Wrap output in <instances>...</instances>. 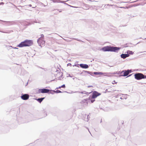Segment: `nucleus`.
<instances>
[{
    "label": "nucleus",
    "mask_w": 146,
    "mask_h": 146,
    "mask_svg": "<svg viewBox=\"0 0 146 146\" xmlns=\"http://www.w3.org/2000/svg\"><path fill=\"white\" fill-rule=\"evenodd\" d=\"M73 39H74V40H77V41H81L80 40H78V39H76V38H73Z\"/></svg>",
    "instance_id": "c756f323"
},
{
    "label": "nucleus",
    "mask_w": 146,
    "mask_h": 146,
    "mask_svg": "<svg viewBox=\"0 0 146 146\" xmlns=\"http://www.w3.org/2000/svg\"><path fill=\"white\" fill-rule=\"evenodd\" d=\"M34 22L36 23H37V22L36 21Z\"/></svg>",
    "instance_id": "79ce46f5"
},
{
    "label": "nucleus",
    "mask_w": 146,
    "mask_h": 146,
    "mask_svg": "<svg viewBox=\"0 0 146 146\" xmlns=\"http://www.w3.org/2000/svg\"><path fill=\"white\" fill-rule=\"evenodd\" d=\"M37 42L40 46L44 45L45 43V41L43 38H39L37 40Z\"/></svg>",
    "instance_id": "0eeeda50"
},
{
    "label": "nucleus",
    "mask_w": 146,
    "mask_h": 146,
    "mask_svg": "<svg viewBox=\"0 0 146 146\" xmlns=\"http://www.w3.org/2000/svg\"><path fill=\"white\" fill-rule=\"evenodd\" d=\"M64 3H64L65 4V5H68V6H70V7H72L71 6L68 4L66 3H64Z\"/></svg>",
    "instance_id": "c85d7f7f"
},
{
    "label": "nucleus",
    "mask_w": 146,
    "mask_h": 146,
    "mask_svg": "<svg viewBox=\"0 0 146 146\" xmlns=\"http://www.w3.org/2000/svg\"><path fill=\"white\" fill-rule=\"evenodd\" d=\"M132 72V70H124L121 71L123 72V74L119 75L120 76H127L129 73Z\"/></svg>",
    "instance_id": "423d86ee"
},
{
    "label": "nucleus",
    "mask_w": 146,
    "mask_h": 146,
    "mask_svg": "<svg viewBox=\"0 0 146 146\" xmlns=\"http://www.w3.org/2000/svg\"><path fill=\"white\" fill-rule=\"evenodd\" d=\"M121 48L113 46H107L103 47L102 50L104 51H110L117 52Z\"/></svg>",
    "instance_id": "f257e3e1"
},
{
    "label": "nucleus",
    "mask_w": 146,
    "mask_h": 146,
    "mask_svg": "<svg viewBox=\"0 0 146 146\" xmlns=\"http://www.w3.org/2000/svg\"><path fill=\"white\" fill-rule=\"evenodd\" d=\"M122 73H123V72H121L119 71L118 73H117V72H116V73L114 72V73H113V74H122Z\"/></svg>",
    "instance_id": "4be33fe9"
},
{
    "label": "nucleus",
    "mask_w": 146,
    "mask_h": 146,
    "mask_svg": "<svg viewBox=\"0 0 146 146\" xmlns=\"http://www.w3.org/2000/svg\"><path fill=\"white\" fill-rule=\"evenodd\" d=\"M89 117V118H90V117H89V115H87V118H88L87 119V121H88V120H89V119H88V117Z\"/></svg>",
    "instance_id": "2f4dec72"
},
{
    "label": "nucleus",
    "mask_w": 146,
    "mask_h": 146,
    "mask_svg": "<svg viewBox=\"0 0 146 146\" xmlns=\"http://www.w3.org/2000/svg\"><path fill=\"white\" fill-rule=\"evenodd\" d=\"M89 117V118H90V117H89V115H87V118H88L87 119V121H88V120H89V119H88V117Z\"/></svg>",
    "instance_id": "473e14b6"
},
{
    "label": "nucleus",
    "mask_w": 146,
    "mask_h": 146,
    "mask_svg": "<svg viewBox=\"0 0 146 146\" xmlns=\"http://www.w3.org/2000/svg\"><path fill=\"white\" fill-rule=\"evenodd\" d=\"M111 73L108 72H103V74L104 75V76H110V74H111Z\"/></svg>",
    "instance_id": "dca6fc26"
},
{
    "label": "nucleus",
    "mask_w": 146,
    "mask_h": 146,
    "mask_svg": "<svg viewBox=\"0 0 146 146\" xmlns=\"http://www.w3.org/2000/svg\"><path fill=\"white\" fill-rule=\"evenodd\" d=\"M71 64L70 63H69L68 64H67V66H71Z\"/></svg>",
    "instance_id": "f704fd0d"
},
{
    "label": "nucleus",
    "mask_w": 146,
    "mask_h": 146,
    "mask_svg": "<svg viewBox=\"0 0 146 146\" xmlns=\"http://www.w3.org/2000/svg\"><path fill=\"white\" fill-rule=\"evenodd\" d=\"M120 8H121L125 9V7H120Z\"/></svg>",
    "instance_id": "e433bc0d"
},
{
    "label": "nucleus",
    "mask_w": 146,
    "mask_h": 146,
    "mask_svg": "<svg viewBox=\"0 0 146 146\" xmlns=\"http://www.w3.org/2000/svg\"><path fill=\"white\" fill-rule=\"evenodd\" d=\"M131 75V74L129 75L128 76H130Z\"/></svg>",
    "instance_id": "c03bdc74"
},
{
    "label": "nucleus",
    "mask_w": 146,
    "mask_h": 146,
    "mask_svg": "<svg viewBox=\"0 0 146 146\" xmlns=\"http://www.w3.org/2000/svg\"><path fill=\"white\" fill-rule=\"evenodd\" d=\"M95 101L94 99H92L91 100V103H93Z\"/></svg>",
    "instance_id": "cd10ccee"
},
{
    "label": "nucleus",
    "mask_w": 146,
    "mask_h": 146,
    "mask_svg": "<svg viewBox=\"0 0 146 146\" xmlns=\"http://www.w3.org/2000/svg\"><path fill=\"white\" fill-rule=\"evenodd\" d=\"M28 6L30 7H31L32 6V5H29Z\"/></svg>",
    "instance_id": "4c0bfd02"
},
{
    "label": "nucleus",
    "mask_w": 146,
    "mask_h": 146,
    "mask_svg": "<svg viewBox=\"0 0 146 146\" xmlns=\"http://www.w3.org/2000/svg\"><path fill=\"white\" fill-rule=\"evenodd\" d=\"M86 104H88V103H86Z\"/></svg>",
    "instance_id": "49530a36"
},
{
    "label": "nucleus",
    "mask_w": 146,
    "mask_h": 146,
    "mask_svg": "<svg viewBox=\"0 0 146 146\" xmlns=\"http://www.w3.org/2000/svg\"><path fill=\"white\" fill-rule=\"evenodd\" d=\"M60 74H61V76L58 78V80H61V78H62L63 73L62 72L59 73V74H60Z\"/></svg>",
    "instance_id": "6ab92c4d"
},
{
    "label": "nucleus",
    "mask_w": 146,
    "mask_h": 146,
    "mask_svg": "<svg viewBox=\"0 0 146 146\" xmlns=\"http://www.w3.org/2000/svg\"><path fill=\"white\" fill-rule=\"evenodd\" d=\"M101 95V94L96 91H94L92 93V98L94 99Z\"/></svg>",
    "instance_id": "6e6552de"
},
{
    "label": "nucleus",
    "mask_w": 146,
    "mask_h": 146,
    "mask_svg": "<svg viewBox=\"0 0 146 146\" xmlns=\"http://www.w3.org/2000/svg\"><path fill=\"white\" fill-rule=\"evenodd\" d=\"M0 21L3 22V23H2L3 25L7 26L16 24L17 23L16 21H7L0 20Z\"/></svg>",
    "instance_id": "20e7f679"
},
{
    "label": "nucleus",
    "mask_w": 146,
    "mask_h": 146,
    "mask_svg": "<svg viewBox=\"0 0 146 146\" xmlns=\"http://www.w3.org/2000/svg\"><path fill=\"white\" fill-rule=\"evenodd\" d=\"M44 98H42L38 99H35L36 100L39 102L40 103L43 101Z\"/></svg>",
    "instance_id": "2eb2a0df"
},
{
    "label": "nucleus",
    "mask_w": 146,
    "mask_h": 146,
    "mask_svg": "<svg viewBox=\"0 0 146 146\" xmlns=\"http://www.w3.org/2000/svg\"><path fill=\"white\" fill-rule=\"evenodd\" d=\"M57 10L59 12H61L62 11H61V9H57Z\"/></svg>",
    "instance_id": "72a5a7b5"
},
{
    "label": "nucleus",
    "mask_w": 146,
    "mask_h": 146,
    "mask_svg": "<svg viewBox=\"0 0 146 146\" xmlns=\"http://www.w3.org/2000/svg\"><path fill=\"white\" fill-rule=\"evenodd\" d=\"M4 4V3L3 2L0 3V5H3Z\"/></svg>",
    "instance_id": "c9c22d12"
},
{
    "label": "nucleus",
    "mask_w": 146,
    "mask_h": 146,
    "mask_svg": "<svg viewBox=\"0 0 146 146\" xmlns=\"http://www.w3.org/2000/svg\"><path fill=\"white\" fill-rule=\"evenodd\" d=\"M120 56L122 58L125 59L126 57H128L129 56V55L128 54H122Z\"/></svg>",
    "instance_id": "f8f14e48"
},
{
    "label": "nucleus",
    "mask_w": 146,
    "mask_h": 146,
    "mask_svg": "<svg viewBox=\"0 0 146 146\" xmlns=\"http://www.w3.org/2000/svg\"><path fill=\"white\" fill-rule=\"evenodd\" d=\"M0 32H2V33H6V32H4L2 31H0Z\"/></svg>",
    "instance_id": "58836bf2"
},
{
    "label": "nucleus",
    "mask_w": 146,
    "mask_h": 146,
    "mask_svg": "<svg viewBox=\"0 0 146 146\" xmlns=\"http://www.w3.org/2000/svg\"><path fill=\"white\" fill-rule=\"evenodd\" d=\"M127 53L129 55L130 54H133V52L131 51H130L129 50H128L127 51Z\"/></svg>",
    "instance_id": "a211bd4d"
},
{
    "label": "nucleus",
    "mask_w": 146,
    "mask_h": 146,
    "mask_svg": "<svg viewBox=\"0 0 146 146\" xmlns=\"http://www.w3.org/2000/svg\"><path fill=\"white\" fill-rule=\"evenodd\" d=\"M94 74L96 75H99V72H94Z\"/></svg>",
    "instance_id": "5701e85b"
},
{
    "label": "nucleus",
    "mask_w": 146,
    "mask_h": 146,
    "mask_svg": "<svg viewBox=\"0 0 146 146\" xmlns=\"http://www.w3.org/2000/svg\"><path fill=\"white\" fill-rule=\"evenodd\" d=\"M33 44V41L32 40H26L21 42L17 46L19 47L25 46H29Z\"/></svg>",
    "instance_id": "f03ea898"
},
{
    "label": "nucleus",
    "mask_w": 146,
    "mask_h": 146,
    "mask_svg": "<svg viewBox=\"0 0 146 146\" xmlns=\"http://www.w3.org/2000/svg\"><path fill=\"white\" fill-rule=\"evenodd\" d=\"M21 98L23 100H27L29 98V96L28 94H22Z\"/></svg>",
    "instance_id": "1a4fd4ad"
},
{
    "label": "nucleus",
    "mask_w": 146,
    "mask_h": 146,
    "mask_svg": "<svg viewBox=\"0 0 146 146\" xmlns=\"http://www.w3.org/2000/svg\"><path fill=\"white\" fill-rule=\"evenodd\" d=\"M92 87V86H88V87L89 88V87Z\"/></svg>",
    "instance_id": "ea45409f"
},
{
    "label": "nucleus",
    "mask_w": 146,
    "mask_h": 146,
    "mask_svg": "<svg viewBox=\"0 0 146 146\" xmlns=\"http://www.w3.org/2000/svg\"><path fill=\"white\" fill-rule=\"evenodd\" d=\"M61 88V87H60V86L58 88H57V89H58V88L59 89V88Z\"/></svg>",
    "instance_id": "a19ab883"
},
{
    "label": "nucleus",
    "mask_w": 146,
    "mask_h": 146,
    "mask_svg": "<svg viewBox=\"0 0 146 146\" xmlns=\"http://www.w3.org/2000/svg\"><path fill=\"white\" fill-rule=\"evenodd\" d=\"M35 7H33V8H35Z\"/></svg>",
    "instance_id": "a18cd8bd"
},
{
    "label": "nucleus",
    "mask_w": 146,
    "mask_h": 146,
    "mask_svg": "<svg viewBox=\"0 0 146 146\" xmlns=\"http://www.w3.org/2000/svg\"><path fill=\"white\" fill-rule=\"evenodd\" d=\"M108 1L107 3L110 4H112L113 3V1L111 0H107Z\"/></svg>",
    "instance_id": "f3484780"
},
{
    "label": "nucleus",
    "mask_w": 146,
    "mask_h": 146,
    "mask_svg": "<svg viewBox=\"0 0 146 146\" xmlns=\"http://www.w3.org/2000/svg\"><path fill=\"white\" fill-rule=\"evenodd\" d=\"M52 91H53L54 92H56L57 93H60L62 92L61 91L58 90H57L56 91L55 90H52Z\"/></svg>",
    "instance_id": "aec40b11"
},
{
    "label": "nucleus",
    "mask_w": 146,
    "mask_h": 146,
    "mask_svg": "<svg viewBox=\"0 0 146 146\" xmlns=\"http://www.w3.org/2000/svg\"><path fill=\"white\" fill-rule=\"evenodd\" d=\"M80 67L83 68H88L89 66L88 65L86 64H80Z\"/></svg>",
    "instance_id": "9b49d317"
},
{
    "label": "nucleus",
    "mask_w": 146,
    "mask_h": 146,
    "mask_svg": "<svg viewBox=\"0 0 146 146\" xmlns=\"http://www.w3.org/2000/svg\"><path fill=\"white\" fill-rule=\"evenodd\" d=\"M78 92V93H81V94H83V93H84V91H83V92Z\"/></svg>",
    "instance_id": "bb28decb"
},
{
    "label": "nucleus",
    "mask_w": 146,
    "mask_h": 146,
    "mask_svg": "<svg viewBox=\"0 0 146 146\" xmlns=\"http://www.w3.org/2000/svg\"><path fill=\"white\" fill-rule=\"evenodd\" d=\"M44 36L42 34L41 35V36L40 38H43V39Z\"/></svg>",
    "instance_id": "a878e982"
},
{
    "label": "nucleus",
    "mask_w": 146,
    "mask_h": 146,
    "mask_svg": "<svg viewBox=\"0 0 146 146\" xmlns=\"http://www.w3.org/2000/svg\"><path fill=\"white\" fill-rule=\"evenodd\" d=\"M14 49H17L18 48H17L16 47H14Z\"/></svg>",
    "instance_id": "37998d69"
},
{
    "label": "nucleus",
    "mask_w": 146,
    "mask_h": 146,
    "mask_svg": "<svg viewBox=\"0 0 146 146\" xmlns=\"http://www.w3.org/2000/svg\"><path fill=\"white\" fill-rule=\"evenodd\" d=\"M114 6V5L112 4H107L105 5L104 6V7L105 8L109 9L110 8V6Z\"/></svg>",
    "instance_id": "ddd939ff"
},
{
    "label": "nucleus",
    "mask_w": 146,
    "mask_h": 146,
    "mask_svg": "<svg viewBox=\"0 0 146 146\" xmlns=\"http://www.w3.org/2000/svg\"><path fill=\"white\" fill-rule=\"evenodd\" d=\"M99 74H103V72H99Z\"/></svg>",
    "instance_id": "7c9ffc66"
},
{
    "label": "nucleus",
    "mask_w": 146,
    "mask_h": 146,
    "mask_svg": "<svg viewBox=\"0 0 146 146\" xmlns=\"http://www.w3.org/2000/svg\"><path fill=\"white\" fill-rule=\"evenodd\" d=\"M92 73L88 71H87L83 70L80 73V74L82 75V76H86L87 75V74L91 75Z\"/></svg>",
    "instance_id": "9d476101"
},
{
    "label": "nucleus",
    "mask_w": 146,
    "mask_h": 146,
    "mask_svg": "<svg viewBox=\"0 0 146 146\" xmlns=\"http://www.w3.org/2000/svg\"><path fill=\"white\" fill-rule=\"evenodd\" d=\"M52 1L54 3H64V1H60V0H52Z\"/></svg>",
    "instance_id": "4468645a"
},
{
    "label": "nucleus",
    "mask_w": 146,
    "mask_h": 146,
    "mask_svg": "<svg viewBox=\"0 0 146 146\" xmlns=\"http://www.w3.org/2000/svg\"><path fill=\"white\" fill-rule=\"evenodd\" d=\"M52 91V90L45 88L39 89L38 90V92L39 93H48L49 92L50 93H52L51 92Z\"/></svg>",
    "instance_id": "39448f33"
},
{
    "label": "nucleus",
    "mask_w": 146,
    "mask_h": 146,
    "mask_svg": "<svg viewBox=\"0 0 146 146\" xmlns=\"http://www.w3.org/2000/svg\"><path fill=\"white\" fill-rule=\"evenodd\" d=\"M145 39H146V38H145Z\"/></svg>",
    "instance_id": "de8ad7c7"
},
{
    "label": "nucleus",
    "mask_w": 146,
    "mask_h": 146,
    "mask_svg": "<svg viewBox=\"0 0 146 146\" xmlns=\"http://www.w3.org/2000/svg\"><path fill=\"white\" fill-rule=\"evenodd\" d=\"M61 88H65V86L64 84H63L61 86H60Z\"/></svg>",
    "instance_id": "393cba45"
},
{
    "label": "nucleus",
    "mask_w": 146,
    "mask_h": 146,
    "mask_svg": "<svg viewBox=\"0 0 146 146\" xmlns=\"http://www.w3.org/2000/svg\"><path fill=\"white\" fill-rule=\"evenodd\" d=\"M89 93H88V92L85 91H84L83 94H88Z\"/></svg>",
    "instance_id": "b1692460"
},
{
    "label": "nucleus",
    "mask_w": 146,
    "mask_h": 146,
    "mask_svg": "<svg viewBox=\"0 0 146 146\" xmlns=\"http://www.w3.org/2000/svg\"><path fill=\"white\" fill-rule=\"evenodd\" d=\"M135 78L137 80H140L142 79L146 78V75L141 73H137L134 75Z\"/></svg>",
    "instance_id": "7ed1b4c3"
},
{
    "label": "nucleus",
    "mask_w": 146,
    "mask_h": 146,
    "mask_svg": "<svg viewBox=\"0 0 146 146\" xmlns=\"http://www.w3.org/2000/svg\"><path fill=\"white\" fill-rule=\"evenodd\" d=\"M127 95L125 94L124 96V97L123 98V97H121L120 98V99H121V100L123 99L124 98H125V99H127Z\"/></svg>",
    "instance_id": "412c9836"
}]
</instances>
